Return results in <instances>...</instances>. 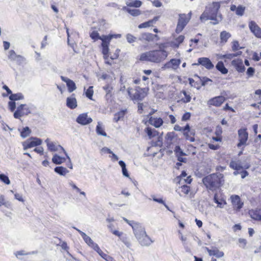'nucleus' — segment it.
Here are the masks:
<instances>
[{
	"instance_id": "nucleus-1",
	"label": "nucleus",
	"mask_w": 261,
	"mask_h": 261,
	"mask_svg": "<svg viewBox=\"0 0 261 261\" xmlns=\"http://www.w3.org/2000/svg\"><path fill=\"white\" fill-rule=\"evenodd\" d=\"M220 5L219 3H213L206 7V8L200 17L201 22H204L206 20H211V22L214 25L218 24L222 20L221 14L218 13Z\"/></svg>"
},
{
	"instance_id": "nucleus-2",
	"label": "nucleus",
	"mask_w": 261,
	"mask_h": 261,
	"mask_svg": "<svg viewBox=\"0 0 261 261\" xmlns=\"http://www.w3.org/2000/svg\"><path fill=\"white\" fill-rule=\"evenodd\" d=\"M151 50L141 54L139 60L141 61H148L153 63H160L168 56V53L162 49Z\"/></svg>"
},
{
	"instance_id": "nucleus-3",
	"label": "nucleus",
	"mask_w": 261,
	"mask_h": 261,
	"mask_svg": "<svg viewBox=\"0 0 261 261\" xmlns=\"http://www.w3.org/2000/svg\"><path fill=\"white\" fill-rule=\"evenodd\" d=\"M223 178V175L221 173H213L203 178L202 182L208 190L214 191L221 186Z\"/></svg>"
},
{
	"instance_id": "nucleus-4",
	"label": "nucleus",
	"mask_w": 261,
	"mask_h": 261,
	"mask_svg": "<svg viewBox=\"0 0 261 261\" xmlns=\"http://www.w3.org/2000/svg\"><path fill=\"white\" fill-rule=\"evenodd\" d=\"M132 88H128L127 92L132 100L134 101H141L146 96V93L144 89L138 88L136 89L135 93L132 95L131 90Z\"/></svg>"
},
{
	"instance_id": "nucleus-5",
	"label": "nucleus",
	"mask_w": 261,
	"mask_h": 261,
	"mask_svg": "<svg viewBox=\"0 0 261 261\" xmlns=\"http://www.w3.org/2000/svg\"><path fill=\"white\" fill-rule=\"evenodd\" d=\"M191 13H190L188 15L185 14H179L176 29V32L178 34L180 33L188 23L191 18Z\"/></svg>"
},
{
	"instance_id": "nucleus-6",
	"label": "nucleus",
	"mask_w": 261,
	"mask_h": 261,
	"mask_svg": "<svg viewBox=\"0 0 261 261\" xmlns=\"http://www.w3.org/2000/svg\"><path fill=\"white\" fill-rule=\"evenodd\" d=\"M42 141L41 139L36 137H31L22 144L23 148L24 150L31 148L42 144Z\"/></svg>"
},
{
	"instance_id": "nucleus-7",
	"label": "nucleus",
	"mask_w": 261,
	"mask_h": 261,
	"mask_svg": "<svg viewBox=\"0 0 261 261\" xmlns=\"http://www.w3.org/2000/svg\"><path fill=\"white\" fill-rule=\"evenodd\" d=\"M239 143L237 147L240 148L243 145H246L248 139V133L246 128H241L238 130Z\"/></svg>"
},
{
	"instance_id": "nucleus-8",
	"label": "nucleus",
	"mask_w": 261,
	"mask_h": 261,
	"mask_svg": "<svg viewBox=\"0 0 261 261\" xmlns=\"http://www.w3.org/2000/svg\"><path fill=\"white\" fill-rule=\"evenodd\" d=\"M134 234L137 240L141 237L147 235L144 227L140 223L136 224L133 226Z\"/></svg>"
},
{
	"instance_id": "nucleus-9",
	"label": "nucleus",
	"mask_w": 261,
	"mask_h": 261,
	"mask_svg": "<svg viewBox=\"0 0 261 261\" xmlns=\"http://www.w3.org/2000/svg\"><path fill=\"white\" fill-rule=\"evenodd\" d=\"M45 142L46 143L48 149L50 151H59V148H60L64 152L67 158L70 160L69 156H68L67 153L62 146H61L60 145H56L54 143L50 142L49 139L48 138L45 140Z\"/></svg>"
},
{
	"instance_id": "nucleus-10",
	"label": "nucleus",
	"mask_w": 261,
	"mask_h": 261,
	"mask_svg": "<svg viewBox=\"0 0 261 261\" xmlns=\"http://www.w3.org/2000/svg\"><path fill=\"white\" fill-rule=\"evenodd\" d=\"M249 28L253 34L258 38H261V28L253 20L250 21L248 24Z\"/></svg>"
},
{
	"instance_id": "nucleus-11",
	"label": "nucleus",
	"mask_w": 261,
	"mask_h": 261,
	"mask_svg": "<svg viewBox=\"0 0 261 261\" xmlns=\"http://www.w3.org/2000/svg\"><path fill=\"white\" fill-rule=\"evenodd\" d=\"M196 65H201L208 70L214 68V65L209 58L206 57H201L198 59V63H195Z\"/></svg>"
},
{
	"instance_id": "nucleus-12",
	"label": "nucleus",
	"mask_w": 261,
	"mask_h": 261,
	"mask_svg": "<svg viewBox=\"0 0 261 261\" xmlns=\"http://www.w3.org/2000/svg\"><path fill=\"white\" fill-rule=\"evenodd\" d=\"M225 100V98L223 96H218L211 98L207 101V104L209 107H220Z\"/></svg>"
},
{
	"instance_id": "nucleus-13",
	"label": "nucleus",
	"mask_w": 261,
	"mask_h": 261,
	"mask_svg": "<svg viewBox=\"0 0 261 261\" xmlns=\"http://www.w3.org/2000/svg\"><path fill=\"white\" fill-rule=\"evenodd\" d=\"M93 120L91 117H88L87 113L80 114L76 119V121L82 125H86L90 124Z\"/></svg>"
},
{
	"instance_id": "nucleus-14",
	"label": "nucleus",
	"mask_w": 261,
	"mask_h": 261,
	"mask_svg": "<svg viewBox=\"0 0 261 261\" xmlns=\"http://www.w3.org/2000/svg\"><path fill=\"white\" fill-rule=\"evenodd\" d=\"M231 64L239 73H243L245 70L243 60L241 59L238 58L233 60L231 61Z\"/></svg>"
},
{
	"instance_id": "nucleus-15",
	"label": "nucleus",
	"mask_w": 261,
	"mask_h": 261,
	"mask_svg": "<svg viewBox=\"0 0 261 261\" xmlns=\"http://www.w3.org/2000/svg\"><path fill=\"white\" fill-rule=\"evenodd\" d=\"M230 199L233 208L238 211H240L243 207L244 203L241 201L239 196L237 195H231Z\"/></svg>"
},
{
	"instance_id": "nucleus-16",
	"label": "nucleus",
	"mask_w": 261,
	"mask_h": 261,
	"mask_svg": "<svg viewBox=\"0 0 261 261\" xmlns=\"http://www.w3.org/2000/svg\"><path fill=\"white\" fill-rule=\"evenodd\" d=\"M181 63L180 60L172 59L170 60V61L167 62L163 67V68H172V69H176Z\"/></svg>"
},
{
	"instance_id": "nucleus-17",
	"label": "nucleus",
	"mask_w": 261,
	"mask_h": 261,
	"mask_svg": "<svg viewBox=\"0 0 261 261\" xmlns=\"http://www.w3.org/2000/svg\"><path fill=\"white\" fill-rule=\"evenodd\" d=\"M74 229L76 230L81 235L82 238L85 242V243L90 247L91 248H93L94 246V245H95L96 243H95L93 240L89 237L88 236L85 232L82 231L80 229H77V228L75 227H73Z\"/></svg>"
},
{
	"instance_id": "nucleus-18",
	"label": "nucleus",
	"mask_w": 261,
	"mask_h": 261,
	"mask_svg": "<svg viewBox=\"0 0 261 261\" xmlns=\"http://www.w3.org/2000/svg\"><path fill=\"white\" fill-rule=\"evenodd\" d=\"M61 79L62 81L66 83V85L69 92L71 93L76 89V87L75 84L73 81L63 76H61Z\"/></svg>"
},
{
	"instance_id": "nucleus-19",
	"label": "nucleus",
	"mask_w": 261,
	"mask_h": 261,
	"mask_svg": "<svg viewBox=\"0 0 261 261\" xmlns=\"http://www.w3.org/2000/svg\"><path fill=\"white\" fill-rule=\"evenodd\" d=\"M148 123L156 128H159L163 124V120L161 118L150 116L148 119Z\"/></svg>"
},
{
	"instance_id": "nucleus-20",
	"label": "nucleus",
	"mask_w": 261,
	"mask_h": 261,
	"mask_svg": "<svg viewBox=\"0 0 261 261\" xmlns=\"http://www.w3.org/2000/svg\"><path fill=\"white\" fill-rule=\"evenodd\" d=\"M137 240L142 246H148L153 242L148 235L142 236Z\"/></svg>"
},
{
	"instance_id": "nucleus-21",
	"label": "nucleus",
	"mask_w": 261,
	"mask_h": 261,
	"mask_svg": "<svg viewBox=\"0 0 261 261\" xmlns=\"http://www.w3.org/2000/svg\"><path fill=\"white\" fill-rule=\"evenodd\" d=\"M206 249L210 256H215L217 258H220L224 256L223 252L220 251L216 247L213 248L211 249L206 248Z\"/></svg>"
},
{
	"instance_id": "nucleus-22",
	"label": "nucleus",
	"mask_w": 261,
	"mask_h": 261,
	"mask_svg": "<svg viewBox=\"0 0 261 261\" xmlns=\"http://www.w3.org/2000/svg\"><path fill=\"white\" fill-rule=\"evenodd\" d=\"M66 106L71 109H74L77 107L76 99L73 95L67 98Z\"/></svg>"
},
{
	"instance_id": "nucleus-23",
	"label": "nucleus",
	"mask_w": 261,
	"mask_h": 261,
	"mask_svg": "<svg viewBox=\"0 0 261 261\" xmlns=\"http://www.w3.org/2000/svg\"><path fill=\"white\" fill-rule=\"evenodd\" d=\"M8 58L11 61H17L18 62H21L24 60L22 56L17 55L13 50H10L9 51Z\"/></svg>"
},
{
	"instance_id": "nucleus-24",
	"label": "nucleus",
	"mask_w": 261,
	"mask_h": 261,
	"mask_svg": "<svg viewBox=\"0 0 261 261\" xmlns=\"http://www.w3.org/2000/svg\"><path fill=\"white\" fill-rule=\"evenodd\" d=\"M231 35L229 32L226 31H222L220 34V43L222 45L225 44L228 41V39L230 38Z\"/></svg>"
},
{
	"instance_id": "nucleus-25",
	"label": "nucleus",
	"mask_w": 261,
	"mask_h": 261,
	"mask_svg": "<svg viewBox=\"0 0 261 261\" xmlns=\"http://www.w3.org/2000/svg\"><path fill=\"white\" fill-rule=\"evenodd\" d=\"M26 105L21 104L17 108L16 111L14 113V117L16 119H19L21 117L24 116L23 109Z\"/></svg>"
},
{
	"instance_id": "nucleus-26",
	"label": "nucleus",
	"mask_w": 261,
	"mask_h": 261,
	"mask_svg": "<svg viewBox=\"0 0 261 261\" xmlns=\"http://www.w3.org/2000/svg\"><path fill=\"white\" fill-rule=\"evenodd\" d=\"M159 16H155L151 20L141 23L139 25L138 28L139 29H142L149 27L151 26L153 23H155L159 20Z\"/></svg>"
},
{
	"instance_id": "nucleus-27",
	"label": "nucleus",
	"mask_w": 261,
	"mask_h": 261,
	"mask_svg": "<svg viewBox=\"0 0 261 261\" xmlns=\"http://www.w3.org/2000/svg\"><path fill=\"white\" fill-rule=\"evenodd\" d=\"M214 201L217 204V207L219 208H223L224 206L226 204V201L220 198L217 194H215L214 197Z\"/></svg>"
},
{
	"instance_id": "nucleus-28",
	"label": "nucleus",
	"mask_w": 261,
	"mask_h": 261,
	"mask_svg": "<svg viewBox=\"0 0 261 261\" xmlns=\"http://www.w3.org/2000/svg\"><path fill=\"white\" fill-rule=\"evenodd\" d=\"M113 38V35H109L108 36L102 35L100 37L102 41V46H109L111 40Z\"/></svg>"
},
{
	"instance_id": "nucleus-29",
	"label": "nucleus",
	"mask_w": 261,
	"mask_h": 261,
	"mask_svg": "<svg viewBox=\"0 0 261 261\" xmlns=\"http://www.w3.org/2000/svg\"><path fill=\"white\" fill-rule=\"evenodd\" d=\"M216 68L223 74H226L228 73V69L225 67L224 63L222 61H219L217 63Z\"/></svg>"
},
{
	"instance_id": "nucleus-30",
	"label": "nucleus",
	"mask_w": 261,
	"mask_h": 261,
	"mask_svg": "<svg viewBox=\"0 0 261 261\" xmlns=\"http://www.w3.org/2000/svg\"><path fill=\"white\" fill-rule=\"evenodd\" d=\"M54 171L57 174L62 176H65L69 172V171L65 167L63 166L56 167Z\"/></svg>"
},
{
	"instance_id": "nucleus-31",
	"label": "nucleus",
	"mask_w": 261,
	"mask_h": 261,
	"mask_svg": "<svg viewBox=\"0 0 261 261\" xmlns=\"http://www.w3.org/2000/svg\"><path fill=\"white\" fill-rule=\"evenodd\" d=\"M145 132L147 134L150 139L158 135V132L154 128L148 127L145 129Z\"/></svg>"
},
{
	"instance_id": "nucleus-32",
	"label": "nucleus",
	"mask_w": 261,
	"mask_h": 261,
	"mask_svg": "<svg viewBox=\"0 0 261 261\" xmlns=\"http://www.w3.org/2000/svg\"><path fill=\"white\" fill-rule=\"evenodd\" d=\"M65 161V158L61 157L57 154L54 155L52 162L57 165H60Z\"/></svg>"
},
{
	"instance_id": "nucleus-33",
	"label": "nucleus",
	"mask_w": 261,
	"mask_h": 261,
	"mask_svg": "<svg viewBox=\"0 0 261 261\" xmlns=\"http://www.w3.org/2000/svg\"><path fill=\"white\" fill-rule=\"evenodd\" d=\"M126 112V110H121V111L116 113V114H115L114 119H113L114 121L115 122H118V121L122 119L123 118L124 115H125Z\"/></svg>"
},
{
	"instance_id": "nucleus-34",
	"label": "nucleus",
	"mask_w": 261,
	"mask_h": 261,
	"mask_svg": "<svg viewBox=\"0 0 261 261\" xmlns=\"http://www.w3.org/2000/svg\"><path fill=\"white\" fill-rule=\"evenodd\" d=\"M185 39L183 35H180L176 38L174 41L172 42V45L174 47H178L180 43H181Z\"/></svg>"
},
{
	"instance_id": "nucleus-35",
	"label": "nucleus",
	"mask_w": 261,
	"mask_h": 261,
	"mask_svg": "<svg viewBox=\"0 0 261 261\" xmlns=\"http://www.w3.org/2000/svg\"><path fill=\"white\" fill-rule=\"evenodd\" d=\"M24 98V96L21 93H17L16 94H11L9 96V99L11 101H16L18 100H21Z\"/></svg>"
},
{
	"instance_id": "nucleus-36",
	"label": "nucleus",
	"mask_w": 261,
	"mask_h": 261,
	"mask_svg": "<svg viewBox=\"0 0 261 261\" xmlns=\"http://www.w3.org/2000/svg\"><path fill=\"white\" fill-rule=\"evenodd\" d=\"M229 166L235 170H239L243 168L239 161H231L229 164Z\"/></svg>"
},
{
	"instance_id": "nucleus-37",
	"label": "nucleus",
	"mask_w": 261,
	"mask_h": 261,
	"mask_svg": "<svg viewBox=\"0 0 261 261\" xmlns=\"http://www.w3.org/2000/svg\"><path fill=\"white\" fill-rule=\"evenodd\" d=\"M96 131L97 134L99 135H101L104 137L107 136V133L105 132L104 129L102 127L101 123L100 122L97 123Z\"/></svg>"
},
{
	"instance_id": "nucleus-38",
	"label": "nucleus",
	"mask_w": 261,
	"mask_h": 261,
	"mask_svg": "<svg viewBox=\"0 0 261 261\" xmlns=\"http://www.w3.org/2000/svg\"><path fill=\"white\" fill-rule=\"evenodd\" d=\"M119 165L121 166L122 168V172L123 176L129 177V175L128 173L127 170L126 168V164L123 161H120L119 162Z\"/></svg>"
},
{
	"instance_id": "nucleus-39",
	"label": "nucleus",
	"mask_w": 261,
	"mask_h": 261,
	"mask_svg": "<svg viewBox=\"0 0 261 261\" xmlns=\"http://www.w3.org/2000/svg\"><path fill=\"white\" fill-rule=\"evenodd\" d=\"M31 134V130L28 126L24 127L20 132V136L23 138H25L29 136Z\"/></svg>"
},
{
	"instance_id": "nucleus-40",
	"label": "nucleus",
	"mask_w": 261,
	"mask_h": 261,
	"mask_svg": "<svg viewBox=\"0 0 261 261\" xmlns=\"http://www.w3.org/2000/svg\"><path fill=\"white\" fill-rule=\"evenodd\" d=\"M242 54V52L240 51L236 53L227 54L224 55L222 56L221 58H223V59L225 58V59H231L234 57L241 55Z\"/></svg>"
},
{
	"instance_id": "nucleus-41",
	"label": "nucleus",
	"mask_w": 261,
	"mask_h": 261,
	"mask_svg": "<svg viewBox=\"0 0 261 261\" xmlns=\"http://www.w3.org/2000/svg\"><path fill=\"white\" fill-rule=\"evenodd\" d=\"M126 5L127 6H129V7H135V8H138L141 6L142 2L139 0H135L134 1L130 2H127L126 3Z\"/></svg>"
},
{
	"instance_id": "nucleus-42",
	"label": "nucleus",
	"mask_w": 261,
	"mask_h": 261,
	"mask_svg": "<svg viewBox=\"0 0 261 261\" xmlns=\"http://www.w3.org/2000/svg\"><path fill=\"white\" fill-rule=\"evenodd\" d=\"M124 9L126 10V11L129 13L130 15H132V16H138L140 13V11L138 9H130V8H124Z\"/></svg>"
},
{
	"instance_id": "nucleus-43",
	"label": "nucleus",
	"mask_w": 261,
	"mask_h": 261,
	"mask_svg": "<svg viewBox=\"0 0 261 261\" xmlns=\"http://www.w3.org/2000/svg\"><path fill=\"white\" fill-rule=\"evenodd\" d=\"M260 212L261 211H251L250 212V214L253 219L259 220L260 219Z\"/></svg>"
},
{
	"instance_id": "nucleus-44",
	"label": "nucleus",
	"mask_w": 261,
	"mask_h": 261,
	"mask_svg": "<svg viewBox=\"0 0 261 261\" xmlns=\"http://www.w3.org/2000/svg\"><path fill=\"white\" fill-rule=\"evenodd\" d=\"M95 251H96L98 254L102 258H103L107 254L105 253L99 247L98 245L96 244L95 245H94L93 247L92 248Z\"/></svg>"
},
{
	"instance_id": "nucleus-45",
	"label": "nucleus",
	"mask_w": 261,
	"mask_h": 261,
	"mask_svg": "<svg viewBox=\"0 0 261 261\" xmlns=\"http://www.w3.org/2000/svg\"><path fill=\"white\" fill-rule=\"evenodd\" d=\"M185 132H188L190 135L194 136L195 132L193 129H190V127L188 124H187L184 127H182V133L184 134Z\"/></svg>"
},
{
	"instance_id": "nucleus-46",
	"label": "nucleus",
	"mask_w": 261,
	"mask_h": 261,
	"mask_svg": "<svg viewBox=\"0 0 261 261\" xmlns=\"http://www.w3.org/2000/svg\"><path fill=\"white\" fill-rule=\"evenodd\" d=\"M0 180L6 185L10 184V180L8 176L4 174H0Z\"/></svg>"
},
{
	"instance_id": "nucleus-47",
	"label": "nucleus",
	"mask_w": 261,
	"mask_h": 261,
	"mask_svg": "<svg viewBox=\"0 0 261 261\" xmlns=\"http://www.w3.org/2000/svg\"><path fill=\"white\" fill-rule=\"evenodd\" d=\"M93 86H90L85 92L86 96L90 99H92L93 95Z\"/></svg>"
},
{
	"instance_id": "nucleus-48",
	"label": "nucleus",
	"mask_w": 261,
	"mask_h": 261,
	"mask_svg": "<svg viewBox=\"0 0 261 261\" xmlns=\"http://www.w3.org/2000/svg\"><path fill=\"white\" fill-rule=\"evenodd\" d=\"M4 205L6 207H9L10 206V203L5 200L4 196L3 195L0 196V206Z\"/></svg>"
},
{
	"instance_id": "nucleus-49",
	"label": "nucleus",
	"mask_w": 261,
	"mask_h": 261,
	"mask_svg": "<svg viewBox=\"0 0 261 261\" xmlns=\"http://www.w3.org/2000/svg\"><path fill=\"white\" fill-rule=\"evenodd\" d=\"M90 37L94 41L100 39V37L99 33L97 31H93L90 34Z\"/></svg>"
},
{
	"instance_id": "nucleus-50",
	"label": "nucleus",
	"mask_w": 261,
	"mask_h": 261,
	"mask_svg": "<svg viewBox=\"0 0 261 261\" xmlns=\"http://www.w3.org/2000/svg\"><path fill=\"white\" fill-rule=\"evenodd\" d=\"M103 89L106 91V97L108 98L109 96H111V92L112 90V87H111L109 85L105 86L103 87Z\"/></svg>"
},
{
	"instance_id": "nucleus-51",
	"label": "nucleus",
	"mask_w": 261,
	"mask_h": 261,
	"mask_svg": "<svg viewBox=\"0 0 261 261\" xmlns=\"http://www.w3.org/2000/svg\"><path fill=\"white\" fill-rule=\"evenodd\" d=\"M232 50L233 51H236L238 50L239 49L242 48L240 46L239 43L238 41H233L232 42Z\"/></svg>"
},
{
	"instance_id": "nucleus-52",
	"label": "nucleus",
	"mask_w": 261,
	"mask_h": 261,
	"mask_svg": "<svg viewBox=\"0 0 261 261\" xmlns=\"http://www.w3.org/2000/svg\"><path fill=\"white\" fill-rule=\"evenodd\" d=\"M244 11L245 7L242 6H239L236 9V13L238 15L242 16L244 14Z\"/></svg>"
},
{
	"instance_id": "nucleus-53",
	"label": "nucleus",
	"mask_w": 261,
	"mask_h": 261,
	"mask_svg": "<svg viewBox=\"0 0 261 261\" xmlns=\"http://www.w3.org/2000/svg\"><path fill=\"white\" fill-rule=\"evenodd\" d=\"M184 135L186 139L191 142H193L195 140L194 137V136L190 135V133L188 132H185Z\"/></svg>"
},
{
	"instance_id": "nucleus-54",
	"label": "nucleus",
	"mask_w": 261,
	"mask_h": 261,
	"mask_svg": "<svg viewBox=\"0 0 261 261\" xmlns=\"http://www.w3.org/2000/svg\"><path fill=\"white\" fill-rule=\"evenodd\" d=\"M127 41L129 43H132L136 41V38L130 34H127L126 35Z\"/></svg>"
},
{
	"instance_id": "nucleus-55",
	"label": "nucleus",
	"mask_w": 261,
	"mask_h": 261,
	"mask_svg": "<svg viewBox=\"0 0 261 261\" xmlns=\"http://www.w3.org/2000/svg\"><path fill=\"white\" fill-rule=\"evenodd\" d=\"M174 151L177 154V156L180 155L184 156L186 155V154L181 149L179 146H176L175 147Z\"/></svg>"
},
{
	"instance_id": "nucleus-56",
	"label": "nucleus",
	"mask_w": 261,
	"mask_h": 261,
	"mask_svg": "<svg viewBox=\"0 0 261 261\" xmlns=\"http://www.w3.org/2000/svg\"><path fill=\"white\" fill-rule=\"evenodd\" d=\"M109 46H102V53L104 56V58L107 60L108 57Z\"/></svg>"
},
{
	"instance_id": "nucleus-57",
	"label": "nucleus",
	"mask_w": 261,
	"mask_h": 261,
	"mask_svg": "<svg viewBox=\"0 0 261 261\" xmlns=\"http://www.w3.org/2000/svg\"><path fill=\"white\" fill-rule=\"evenodd\" d=\"M181 192L184 194H188L190 190V188L189 186L187 185L182 186L180 187Z\"/></svg>"
},
{
	"instance_id": "nucleus-58",
	"label": "nucleus",
	"mask_w": 261,
	"mask_h": 261,
	"mask_svg": "<svg viewBox=\"0 0 261 261\" xmlns=\"http://www.w3.org/2000/svg\"><path fill=\"white\" fill-rule=\"evenodd\" d=\"M153 35L150 33H145L142 35V37L140 38V40L145 39L147 41H149L152 39Z\"/></svg>"
},
{
	"instance_id": "nucleus-59",
	"label": "nucleus",
	"mask_w": 261,
	"mask_h": 261,
	"mask_svg": "<svg viewBox=\"0 0 261 261\" xmlns=\"http://www.w3.org/2000/svg\"><path fill=\"white\" fill-rule=\"evenodd\" d=\"M174 137V132H169L167 134L165 137V139L167 140V141H169V143H170Z\"/></svg>"
},
{
	"instance_id": "nucleus-60",
	"label": "nucleus",
	"mask_w": 261,
	"mask_h": 261,
	"mask_svg": "<svg viewBox=\"0 0 261 261\" xmlns=\"http://www.w3.org/2000/svg\"><path fill=\"white\" fill-rule=\"evenodd\" d=\"M255 73V69L253 67H249L246 72V74H247L249 77H252Z\"/></svg>"
},
{
	"instance_id": "nucleus-61",
	"label": "nucleus",
	"mask_w": 261,
	"mask_h": 261,
	"mask_svg": "<svg viewBox=\"0 0 261 261\" xmlns=\"http://www.w3.org/2000/svg\"><path fill=\"white\" fill-rule=\"evenodd\" d=\"M61 247L62 249L67 251V253L69 255L71 256V254L68 251L69 247L68 246L66 242H62L61 245Z\"/></svg>"
},
{
	"instance_id": "nucleus-62",
	"label": "nucleus",
	"mask_w": 261,
	"mask_h": 261,
	"mask_svg": "<svg viewBox=\"0 0 261 261\" xmlns=\"http://www.w3.org/2000/svg\"><path fill=\"white\" fill-rule=\"evenodd\" d=\"M182 93L185 95V99H184V102L185 103H187L190 101L191 100V96L189 94H188L186 91H183Z\"/></svg>"
},
{
	"instance_id": "nucleus-63",
	"label": "nucleus",
	"mask_w": 261,
	"mask_h": 261,
	"mask_svg": "<svg viewBox=\"0 0 261 261\" xmlns=\"http://www.w3.org/2000/svg\"><path fill=\"white\" fill-rule=\"evenodd\" d=\"M9 109L11 112H13L16 108V103L14 101H9L8 103Z\"/></svg>"
},
{
	"instance_id": "nucleus-64",
	"label": "nucleus",
	"mask_w": 261,
	"mask_h": 261,
	"mask_svg": "<svg viewBox=\"0 0 261 261\" xmlns=\"http://www.w3.org/2000/svg\"><path fill=\"white\" fill-rule=\"evenodd\" d=\"M200 81L201 82V85L202 86H205L207 84L208 82H212V80L208 77H202L200 79Z\"/></svg>"
}]
</instances>
